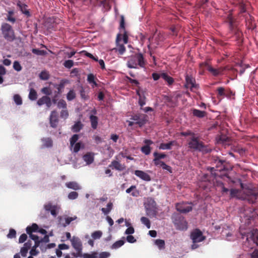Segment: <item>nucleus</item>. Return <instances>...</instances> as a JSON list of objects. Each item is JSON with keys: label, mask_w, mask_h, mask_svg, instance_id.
<instances>
[{"label": "nucleus", "mask_w": 258, "mask_h": 258, "mask_svg": "<svg viewBox=\"0 0 258 258\" xmlns=\"http://www.w3.org/2000/svg\"><path fill=\"white\" fill-rule=\"evenodd\" d=\"M110 255V254L109 252L103 251L98 254V258H108Z\"/></svg>", "instance_id": "680f3d73"}, {"label": "nucleus", "mask_w": 258, "mask_h": 258, "mask_svg": "<svg viewBox=\"0 0 258 258\" xmlns=\"http://www.w3.org/2000/svg\"><path fill=\"white\" fill-rule=\"evenodd\" d=\"M78 197V194L76 191H72L70 192L68 196V198L70 200L76 199Z\"/></svg>", "instance_id": "13d9d810"}, {"label": "nucleus", "mask_w": 258, "mask_h": 258, "mask_svg": "<svg viewBox=\"0 0 258 258\" xmlns=\"http://www.w3.org/2000/svg\"><path fill=\"white\" fill-rule=\"evenodd\" d=\"M38 246H39L38 245H34L32 247V249H31V250L30 251V253L31 255L35 256L38 254L39 251H38V250H37L36 249V248Z\"/></svg>", "instance_id": "5fc2aeb1"}, {"label": "nucleus", "mask_w": 258, "mask_h": 258, "mask_svg": "<svg viewBox=\"0 0 258 258\" xmlns=\"http://www.w3.org/2000/svg\"><path fill=\"white\" fill-rule=\"evenodd\" d=\"M102 233L100 231H96L92 233L91 236L94 239H97L100 238L102 236Z\"/></svg>", "instance_id": "8fccbe9b"}, {"label": "nucleus", "mask_w": 258, "mask_h": 258, "mask_svg": "<svg viewBox=\"0 0 258 258\" xmlns=\"http://www.w3.org/2000/svg\"><path fill=\"white\" fill-rule=\"evenodd\" d=\"M44 146L50 147L52 145V141L50 138H44L42 139Z\"/></svg>", "instance_id": "79ce46f5"}, {"label": "nucleus", "mask_w": 258, "mask_h": 258, "mask_svg": "<svg viewBox=\"0 0 258 258\" xmlns=\"http://www.w3.org/2000/svg\"><path fill=\"white\" fill-rule=\"evenodd\" d=\"M71 148H72V150L73 152L77 153L81 149L84 148V145L82 142H79L78 143H75V145H74V146L71 147Z\"/></svg>", "instance_id": "393cba45"}, {"label": "nucleus", "mask_w": 258, "mask_h": 258, "mask_svg": "<svg viewBox=\"0 0 258 258\" xmlns=\"http://www.w3.org/2000/svg\"><path fill=\"white\" fill-rule=\"evenodd\" d=\"M188 147L190 149L201 151L204 149V146L203 143L200 141L197 137L195 136H192L188 142Z\"/></svg>", "instance_id": "7ed1b4c3"}, {"label": "nucleus", "mask_w": 258, "mask_h": 258, "mask_svg": "<svg viewBox=\"0 0 258 258\" xmlns=\"http://www.w3.org/2000/svg\"><path fill=\"white\" fill-rule=\"evenodd\" d=\"M1 30L4 37L6 40L12 42L15 39L16 37L14 31L9 24L3 23L1 26Z\"/></svg>", "instance_id": "f03ea898"}, {"label": "nucleus", "mask_w": 258, "mask_h": 258, "mask_svg": "<svg viewBox=\"0 0 258 258\" xmlns=\"http://www.w3.org/2000/svg\"><path fill=\"white\" fill-rule=\"evenodd\" d=\"M69 83V81L67 79H62L60 80L59 84H53V86L57 90V94H60L64 88L66 84Z\"/></svg>", "instance_id": "4468645a"}, {"label": "nucleus", "mask_w": 258, "mask_h": 258, "mask_svg": "<svg viewBox=\"0 0 258 258\" xmlns=\"http://www.w3.org/2000/svg\"><path fill=\"white\" fill-rule=\"evenodd\" d=\"M83 124L81 121L76 122L72 127V130L73 132H79L82 128Z\"/></svg>", "instance_id": "2f4dec72"}, {"label": "nucleus", "mask_w": 258, "mask_h": 258, "mask_svg": "<svg viewBox=\"0 0 258 258\" xmlns=\"http://www.w3.org/2000/svg\"><path fill=\"white\" fill-rule=\"evenodd\" d=\"M153 155L155 157V159H158L159 160H161V159H164L166 157V155L164 153L159 154L157 152H154L153 153Z\"/></svg>", "instance_id": "bf43d9fd"}, {"label": "nucleus", "mask_w": 258, "mask_h": 258, "mask_svg": "<svg viewBox=\"0 0 258 258\" xmlns=\"http://www.w3.org/2000/svg\"><path fill=\"white\" fill-rule=\"evenodd\" d=\"M87 81L90 84H92L93 86H97V83L95 81V77L93 74H90L88 75Z\"/></svg>", "instance_id": "49530a36"}, {"label": "nucleus", "mask_w": 258, "mask_h": 258, "mask_svg": "<svg viewBox=\"0 0 258 258\" xmlns=\"http://www.w3.org/2000/svg\"><path fill=\"white\" fill-rule=\"evenodd\" d=\"M155 244L157 246L159 249L165 248V241L162 239H156L155 240Z\"/></svg>", "instance_id": "58836bf2"}, {"label": "nucleus", "mask_w": 258, "mask_h": 258, "mask_svg": "<svg viewBox=\"0 0 258 258\" xmlns=\"http://www.w3.org/2000/svg\"><path fill=\"white\" fill-rule=\"evenodd\" d=\"M76 97V94L75 91L73 89L70 90L67 94V99L68 101H70L74 99Z\"/></svg>", "instance_id": "e433bc0d"}, {"label": "nucleus", "mask_w": 258, "mask_h": 258, "mask_svg": "<svg viewBox=\"0 0 258 258\" xmlns=\"http://www.w3.org/2000/svg\"><path fill=\"white\" fill-rule=\"evenodd\" d=\"M137 94L139 96V104L143 107L146 104V97L145 93L143 91H140V90H137Z\"/></svg>", "instance_id": "f3484780"}, {"label": "nucleus", "mask_w": 258, "mask_h": 258, "mask_svg": "<svg viewBox=\"0 0 258 258\" xmlns=\"http://www.w3.org/2000/svg\"><path fill=\"white\" fill-rule=\"evenodd\" d=\"M29 236L33 240L35 241V244L34 245H39L40 242L42 241V239H41L40 240L39 237L33 234L32 233H30Z\"/></svg>", "instance_id": "ea45409f"}, {"label": "nucleus", "mask_w": 258, "mask_h": 258, "mask_svg": "<svg viewBox=\"0 0 258 258\" xmlns=\"http://www.w3.org/2000/svg\"><path fill=\"white\" fill-rule=\"evenodd\" d=\"M31 246V241H27L25 243L24 246L21 248L20 253L23 257H25L27 255L28 250Z\"/></svg>", "instance_id": "6ab92c4d"}, {"label": "nucleus", "mask_w": 258, "mask_h": 258, "mask_svg": "<svg viewBox=\"0 0 258 258\" xmlns=\"http://www.w3.org/2000/svg\"><path fill=\"white\" fill-rule=\"evenodd\" d=\"M124 243L123 240H119L115 242L111 246L112 249H117L122 246Z\"/></svg>", "instance_id": "a19ab883"}, {"label": "nucleus", "mask_w": 258, "mask_h": 258, "mask_svg": "<svg viewBox=\"0 0 258 258\" xmlns=\"http://www.w3.org/2000/svg\"><path fill=\"white\" fill-rule=\"evenodd\" d=\"M67 106L66 102L63 99L59 100L57 104V106L59 108L66 109Z\"/></svg>", "instance_id": "09e8293b"}, {"label": "nucleus", "mask_w": 258, "mask_h": 258, "mask_svg": "<svg viewBox=\"0 0 258 258\" xmlns=\"http://www.w3.org/2000/svg\"><path fill=\"white\" fill-rule=\"evenodd\" d=\"M109 166L110 167H113V168L119 171H121L125 169V166L124 164H121L116 160L112 161Z\"/></svg>", "instance_id": "2eb2a0df"}, {"label": "nucleus", "mask_w": 258, "mask_h": 258, "mask_svg": "<svg viewBox=\"0 0 258 258\" xmlns=\"http://www.w3.org/2000/svg\"><path fill=\"white\" fill-rule=\"evenodd\" d=\"M13 100L17 105H20L22 104V100L21 96L18 94H15L13 96Z\"/></svg>", "instance_id": "c03bdc74"}, {"label": "nucleus", "mask_w": 258, "mask_h": 258, "mask_svg": "<svg viewBox=\"0 0 258 258\" xmlns=\"http://www.w3.org/2000/svg\"><path fill=\"white\" fill-rule=\"evenodd\" d=\"M136 59L138 61V66L141 68H144L146 64L145 60L142 53H139L136 54Z\"/></svg>", "instance_id": "aec40b11"}, {"label": "nucleus", "mask_w": 258, "mask_h": 258, "mask_svg": "<svg viewBox=\"0 0 258 258\" xmlns=\"http://www.w3.org/2000/svg\"><path fill=\"white\" fill-rule=\"evenodd\" d=\"M28 97L29 99L32 101L35 100L37 99V94L36 91L33 88H31L30 89Z\"/></svg>", "instance_id": "473e14b6"}, {"label": "nucleus", "mask_w": 258, "mask_h": 258, "mask_svg": "<svg viewBox=\"0 0 258 258\" xmlns=\"http://www.w3.org/2000/svg\"><path fill=\"white\" fill-rule=\"evenodd\" d=\"M13 68L17 72H20L22 70V67L18 61H15L13 63Z\"/></svg>", "instance_id": "6e6d98bb"}, {"label": "nucleus", "mask_w": 258, "mask_h": 258, "mask_svg": "<svg viewBox=\"0 0 258 258\" xmlns=\"http://www.w3.org/2000/svg\"><path fill=\"white\" fill-rule=\"evenodd\" d=\"M74 65V62L72 60H67L64 62V66L68 69L71 68Z\"/></svg>", "instance_id": "052dcab7"}, {"label": "nucleus", "mask_w": 258, "mask_h": 258, "mask_svg": "<svg viewBox=\"0 0 258 258\" xmlns=\"http://www.w3.org/2000/svg\"><path fill=\"white\" fill-rule=\"evenodd\" d=\"M141 151L145 155H148L151 152V148L148 145H145L141 148Z\"/></svg>", "instance_id": "3c124183"}, {"label": "nucleus", "mask_w": 258, "mask_h": 258, "mask_svg": "<svg viewBox=\"0 0 258 258\" xmlns=\"http://www.w3.org/2000/svg\"><path fill=\"white\" fill-rule=\"evenodd\" d=\"M146 117L147 116L145 114L135 115L132 116L131 119L135 121L136 124H138L141 127L146 123L147 121Z\"/></svg>", "instance_id": "0eeeda50"}, {"label": "nucleus", "mask_w": 258, "mask_h": 258, "mask_svg": "<svg viewBox=\"0 0 258 258\" xmlns=\"http://www.w3.org/2000/svg\"><path fill=\"white\" fill-rule=\"evenodd\" d=\"M174 141H171L168 143H161L159 148L161 150H170L171 148V146L174 143Z\"/></svg>", "instance_id": "cd10ccee"}, {"label": "nucleus", "mask_w": 258, "mask_h": 258, "mask_svg": "<svg viewBox=\"0 0 258 258\" xmlns=\"http://www.w3.org/2000/svg\"><path fill=\"white\" fill-rule=\"evenodd\" d=\"M113 208V204L109 202L107 204L106 208H102L101 210L102 213L105 215L108 214Z\"/></svg>", "instance_id": "c756f323"}, {"label": "nucleus", "mask_w": 258, "mask_h": 258, "mask_svg": "<svg viewBox=\"0 0 258 258\" xmlns=\"http://www.w3.org/2000/svg\"><path fill=\"white\" fill-rule=\"evenodd\" d=\"M77 219V217L76 216H74V217H66L64 218L65 223H62V226L63 227H66L67 225H69L72 221L75 220Z\"/></svg>", "instance_id": "4c0bfd02"}, {"label": "nucleus", "mask_w": 258, "mask_h": 258, "mask_svg": "<svg viewBox=\"0 0 258 258\" xmlns=\"http://www.w3.org/2000/svg\"><path fill=\"white\" fill-rule=\"evenodd\" d=\"M27 238V235L25 233L22 234L19 237V242L20 243H23L24 242H25Z\"/></svg>", "instance_id": "0e129e2a"}, {"label": "nucleus", "mask_w": 258, "mask_h": 258, "mask_svg": "<svg viewBox=\"0 0 258 258\" xmlns=\"http://www.w3.org/2000/svg\"><path fill=\"white\" fill-rule=\"evenodd\" d=\"M141 221L142 222V223L144 224L145 225H146V226L147 227V228L148 229H150V227H151V223H150V220H149L148 218L145 217H142L141 218Z\"/></svg>", "instance_id": "a18cd8bd"}, {"label": "nucleus", "mask_w": 258, "mask_h": 258, "mask_svg": "<svg viewBox=\"0 0 258 258\" xmlns=\"http://www.w3.org/2000/svg\"><path fill=\"white\" fill-rule=\"evenodd\" d=\"M173 223L177 229L185 230L187 229V223L184 218L181 216H179L178 219H175L173 221Z\"/></svg>", "instance_id": "20e7f679"}, {"label": "nucleus", "mask_w": 258, "mask_h": 258, "mask_svg": "<svg viewBox=\"0 0 258 258\" xmlns=\"http://www.w3.org/2000/svg\"><path fill=\"white\" fill-rule=\"evenodd\" d=\"M256 216L255 211L251 208H241L240 210V217L241 225L240 226V232L241 238L245 239L244 245L247 247L252 248L258 242V230L252 229L249 232H243L242 229L251 224V221Z\"/></svg>", "instance_id": "f257e3e1"}, {"label": "nucleus", "mask_w": 258, "mask_h": 258, "mask_svg": "<svg viewBox=\"0 0 258 258\" xmlns=\"http://www.w3.org/2000/svg\"><path fill=\"white\" fill-rule=\"evenodd\" d=\"M134 174L143 180L150 181L151 180L150 176L143 171L136 170L135 171Z\"/></svg>", "instance_id": "f8f14e48"}, {"label": "nucleus", "mask_w": 258, "mask_h": 258, "mask_svg": "<svg viewBox=\"0 0 258 258\" xmlns=\"http://www.w3.org/2000/svg\"><path fill=\"white\" fill-rule=\"evenodd\" d=\"M228 140V137L225 135H220L217 137V141L218 143L223 144Z\"/></svg>", "instance_id": "de8ad7c7"}, {"label": "nucleus", "mask_w": 258, "mask_h": 258, "mask_svg": "<svg viewBox=\"0 0 258 258\" xmlns=\"http://www.w3.org/2000/svg\"><path fill=\"white\" fill-rule=\"evenodd\" d=\"M16 231L14 229H11L9 231V233L7 235V237L8 238H13L16 237Z\"/></svg>", "instance_id": "4d7b16f0"}, {"label": "nucleus", "mask_w": 258, "mask_h": 258, "mask_svg": "<svg viewBox=\"0 0 258 258\" xmlns=\"http://www.w3.org/2000/svg\"><path fill=\"white\" fill-rule=\"evenodd\" d=\"M121 41L120 35L118 34L116 37V47L114 48L116 52H118L119 54H123L125 51V48L123 44H120Z\"/></svg>", "instance_id": "9b49d317"}, {"label": "nucleus", "mask_w": 258, "mask_h": 258, "mask_svg": "<svg viewBox=\"0 0 258 258\" xmlns=\"http://www.w3.org/2000/svg\"><path fill=\"white\" fill-rule=\"evenodd\" d=\"M44 208L46 211L50 212L51 214L55 217L57 214L59 208L56 205H52L50 202L44 205Z\"/></svg>", "instance_id": "9d476101"}, {"label": "nucleus", "mask_w": 258, "mask_h": 258, "mask_svg": "<svg viewBox=\"0 0 258 258\" xmlns=\"http://www.w3.org/2000/svg\"><path fill=\"white\" fill-rule=\"evenodd\" d=\"M126 240L129 243H134L136 241V239L135 238V237L132 235H128L126 237Z\"/></svg>", "instance_id": "338daca9"}, {"label": "nucleus", "mask_w": 258, "mask_h": 258, "mask_svg": "<svg viewBox=\"0 0 258 258\" xmlns=\"http://www.w3.org/2000/svg\"><path fill=\"white\" fill-rule=\"evenodd\" d=\"M190 237L193 243L201 242L205 239L202 232L198 229L195 230L191 233Z\"/></svg>", "instance_id": "423d86ee"}, {"label": "nucleus", "mask_w": 258, "mask_h": 258, "mask_svg": "<svg viewBox=\"0 0 258 258\" xmlns=\"http://www.w3.org/2000/svg\"><path fill=\"white\" fill-rule=\"evenodd\" d=\"M14 12L13 10L9 11L7 14L6 20L11 23H15L16 21L15 17L14 16Z\"/></svg>", "instance_id": "5701e85b"}, {"label": "nucleus", "mask_w": 258, "mask_h": 258, "mask_svg": "<svg viewBox=\"0 0 258 258\" xmlns=\"http://www.w3.org/2000/svg\"><path fill=\"white\" fill-rule=\"evenodd\" d=\"M79 139V135L75 134L70 139V144L71 147H73L75 143H77V141Z\"/></svg>", "instance_id": "864d4df0"}, {"label": "nucleus", "mask_w": 258, "mask_h": 258, "mask_svg": "<svg viewBox=\"0 0 258 258\" xmlns=\"http://www.w3.org/2000/svg\"><path fill=\"white\" fill-rule=\"evenodd\" d=\"M153 162L155 166H159V167H161L162 163H164L163 161H162L160 160H159L158 159H155V158H154L153 159Z\"/></svg>", "instance_id": "69168bd1"}, {"label": "nucleus", "mask_w": 258, "mask_h": 258, "mask_svg": "<svg viewBox=\"0 0 258 258\" xmlns=\"http://www.w3.org/2000/svg\"><path fill=\"white\" fill-rule=\"evenodd\" d=\"M161 78L166 81L169 85H171L173 82V79L172 78L168 76L166 73H162L161 74Z\"/></svg>", "instance_id": "c9c22d12"}, {"label": "nucleus", "mask_w": 258, "mask_h": 258, "mask_svg": "<svg viewBox=\"0 0 258 258\" xmlns=\"http://www.w3.org/2000/svg\"><path fill=\"white\" fill-rule=\"evenodd\" d=\"M38 229V225L35 224L33 223L31 226H28L26 228V232L28 234H30V233H32V232H36Z\"/></svg>", "instance_id": "72a5a7b5"}, {"label": "nucleus", "mask_w": 258, "mask_h": 258, "mask_svg": "<svg viewBox=\"0 0 258 258\" xmlns=\"http://www.w3.org/2000/svg\"><path fill=\"white\" fill-rule=\"evenodd\" d=\"M48 96H44L42 97L41 98H39L38 100L37 101V104L39 106H41L44 104H45L46 101L47 100H48Z\"/></svg>", "instance_id": "603ef678"}, {"label": "nucleus", "mask_w": 258, "mask_h": 258, "mask_svg": "<svg viewBox=\"0 0 258 258\" xmlns=\"http://www.w3.org/2000/svg\"><path fill=\"white\" fill-rule=\"evenodd\" d=\"M132 190H134L132 193V195L133 197H137L139 196V191L136 189V186L135 185H132L129 188L126 189V192L129 194Z\"/></svg>", "instance_id": "b1692460"}, {"label": "nucleus", "mask_w": 258, "mask_h": 258, "mask_svg": "<svg viewBox=\"0 0 258 258\" xmlns=\"http://www.w3.org/2000/svg\"><path fill=\"white\" fill-rule=\"evenodd\" d=\"M94 155L93 153L88 152L83 156V160L86 162V165H90L94 160Z\"/></svg>", "instance_id": "dca6fc26"}, {"label": "nucleus", "mask_w": 258, "mask_h": 258, "mask_svg": "<svg viewBox=\"0 0 258 258\" xmlns=\"http://www.w3.org/2000/svg\"><path fill=\"white\" fill-rule=\"evenodd\" d=\"M90 120L91 123V126L93 129H96L98 125V117L95 115H91Z\"/></svg>", "instance_id": "bb28decb"}, {"label": "nucleus", "mask_w": 258, "mask_h": 258, "mask_svg": "<svg viewBox=\"0 0 258 258\" xmlns=\"http://www.w3.org/2000/svg\"><path fill=\"white\" fill-rule=\"evenodd\" d=\"M65 185L68 188L73 190H77L81 189V186L76 181L66 182Z\"/></svg>", "instance_id": "412c9836"}, {"label": "nucleus", "mask_w": 258, "mask_h": 258, "mask_svg": "<svg viewBox=\"0 0 258 258\" xmlns=\"http://www.w3.org/2000/svg\"><path fill=\"white\" fill-rule=\"evenodd\" d=\"M98 253L97 252H91L90 253H85L82 255V258H98Z\"/></svg>", "instance_id": "f704fd0d"}, {"label": "nucleus", "mask_w": 258, "mask_h": 258, "mask_svg": "<svg viewBox=\"0 0 258 258\" xmlns=\"http://www.w3.org/2000/svg\"><path fill=\"white\" fill-rule=\"evenodd\" d=\"M39 78L43 80H47L49 78V74L46 71H42L39 74Z\"/></svg>", "instance_id": "37998d69"}, {"label": "nucleus", "mask_w": 258, "mask_h": 258, "mask_svg": "<svg viewBox=\"0 0 258 258\" xmlns=\"http://www.w3.org/2000/svg\"><path fill=\"white\" fill-rule=\"evenodd\" d=\"M216 186L220 188L223 194H228L229 191L227 188L224 186L223 183L222 182L217 181Z\"/></svg>", "instance_id": "7c9ffc66"}, {"label": "nucleus", "mask_w": 258, "mask_h": 258, "mask_svg": "<svg viewBox=\"0 0 258 258\" xmlns=\"http://www.w3.org/2000/svg\"><path fill=\"white\" fill-rule=\"evenodd\" d=\"M69 116V113L68 110L66 109H63L60 112V117L63 118H67Z\"/></svg>", "instance_id": "e2e57ef3"}, {"label": "nucleus", "mask_w": 258, "mask_h": 258, "mask_svg": "<svg viewBox=\"0 0 258 258\" xmlns=\"http://www.w3.org/2000/svg\"><path fill=\"white\" fill-rule=\"evenodd\" d=\"M192 113L194 116L199 118L204 117L206 115V112L204 111H201L197 109H194L192 110Z\"/></svg>", "instance_id": "c85d7f7f"}, {"label": "nucleus", "mask_w": 258, "mask_h": 258, "mask_svg": "<svg viewBox=\"0 0 258 258\" xmlns=\"http://www.w3.org/2000/svg\"><path fill=\"white\" fill-rule=\"evenodd\" d=\"M58 121V116L56 111H52L49 117V122L51 126L53 128L56 127L57 125Z\"/></svg>", "instance_id": "ddd939ff"}, {"label": "nucleus", "mask_w": 258, "mask_h": 258, "mask_svg": "<svg viewBox=\"0 0 258 258\" xmlns=\"http://www.w3.org/2000/svg\"><path fill=\"white\" fill-rule=\"evenodd\" d=\"M176 210L182 213H186L192 210V206L191 203H178L176 205Z\"/></svg>", "instance_id": "39448f33"}, {"label": "nucleus", "mask_w": 258, "mask_h": 258, "mask_svg": "<svg viewBox=\"0 0 258 258\" xmlns=\"http://www.w3.org/2000/svg\"><path fill=\"white\" fill-rule=\"evenodd\" d=\"M186 80V87H189L191 89L196 87L195 80L191 77L186 76L185 78Z\"/></svg>", "instance_id": "4be33fe9"}, {"label": "nucleus", "mask_w": 258, "mask_h": 258, "mask_svg": "<svg viewBox=\"0 0 258 258\" xmlns=\"http://www.w3.org/2000/svg\"><path fill=\"white\" fill-rule=\"evenodd\" d=\"M138 61L136 59V54L132 56L127 62V66L129 68L137 69L138 68Z\"/></svg>", "instance_id": "a211bd4d"}, {"label": "nucleus", "mask_w": 258, "mask_h": 258, "mask_svg": "<svg viewBox=\"0 0 258 258\" xmlns=\"http://www.w3.org/2000/svg\"><path fill=\"white\" fill-rule=\"evenodd\" d=\"M134 232L135 230L134 228L133 227H129L126 229L125 234L126 235L132 234L134 233Z\"/></svg>", "instance_id": "774afa93"}, {"label": "nucleus", "mask_w": 258, "mask_h": 258, "mask_svg": "<svg viewBox=\"0 0 258 258\" xmlns=\"http://www.w3.org/2000/svg\"><path fill=\"white\" fill-rule=\"evenodd\" d=\"M205 65L207 67V70L210 72L213 76H218L222 74L223 71L225 70L224 68H219L218 69H215L209 66L206 62H204L201 64V66Z\"/></svg>", "instance_id": "1a4fd4ad"}, {"label": "nucleus", "mask_w": 258, "mask_h": 258, "mask_svg": "<svg viewBox=\"0 0 258 258\" xmlns=\"http://www.w3.org/2000/svg\"><path fill=\"white\" fill-rule=\"evenodd\" d=\"M17 6L19 7L22 13L28 16H30L29 12L26 9L27 6L26 5L22 4L20 2H19L17 3Z\"/></svg>", "instance_id": "a878e982"}, {"label": "nucleus", "mask_w": 258, "mask_h": 258, "mask_svg": "<svg viewBox=\"0 0 258 258\" xmlns=\"http://www.w3.org/2000/svg\"><path fill=\"white\" fill-rule=\"evenodd\" d=\"M71 242L72 246L76 250V251H82V243L79 237L76 236H73L71 239Z\"/></svg>", "instance_id": "6e6552de"}]
</instances>
